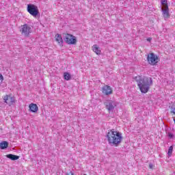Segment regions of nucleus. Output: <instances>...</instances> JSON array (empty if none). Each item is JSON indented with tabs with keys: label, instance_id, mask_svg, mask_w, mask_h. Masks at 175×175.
<instances>
[{
	"label": "nucleus",
	"instance_id": "f8f14e48",
	"mask_svg": "<svg viewBox=\"0 0 175 175\" xmlns=\"http://www.w3.org/2000/svg\"><path fill=\"white\" fill-rule=\"evenodd\" d=\"M29 108L31 113H38V110H39V107H38V105L34 103H31L29 105Z\"/></svg>",
	"mask_w": 175,
	"mask_h": 175
},
{
	"label": "nucleus",
	"instance_id": "f03ea898",
	"mask_svg": "<svg viewBox=\"0 0 175 175\" xmlns=\"http://www.w3.org/2000/svg\"><path fill=\"white\" fill-rule=\"evenodd\" d=\"M135 80L141 92L147 94V92L150 90V87L152 85V79L148 77H136Z\"/></svg>",
	"mask_w": 175,
	"mask_h": 175
},
{
	"label": "nucleus",
	"instance_id": "ddd939ff",
	"mask_svg": "<svg viewBox=\"0 0 175 175\" xmlns=\"http://www.w3.org/2000/svg\"><path fill=\"white\" fill-rule=\"evenodd\" d=\"M7 158L8 159H11V161H17V159H19L20 157L17 155H14L12 154H9L6 155Z\"/></svg>",
	"mask_w": 175,
	"mask_h": 175
},
{
	"label": "nucleus",
	"instance_id": "6e6552de",
	"mask_svg": "<svg viewBox=\"0 0 175 175\" xmlns=\"http://www.w3.org/2000/svg\"><path fill=\"white\" fill-rule=\"evenodd\" d=\"M147 59L150 65H155L158 64L159 61L158 56L152 53L148 55Z\"/></svg>",
	"mask_w": 175,
	"mask_h": 175
},
{
	"label": "nucleus",
	"instance_id": "412c9836",
	"mask_svg": "<svg viewBox=\"0 0 175 175\" xmlns=\"http://www.w3.org/2000/svg\"><path fill=\"white\" fill-rule=\"evenodd\" d=\"M66 175H75L73 172L70 171V172L67 173Z\"/></svg>",
	"mask_w": 175,
	"mask_h": 175
},
{
	"label": "nucleus",
	"instance_id": "b1692460",
	"mask_svg": "<svg viewBox=\"0 0 175 175\" xmlns=\"http://www.w3.org/2000/svg\"><path fill=\"white\" fill-rule=\"evenodd\" d=\"M83 175H87V174H84Z\"/></svg>",
	"mask_w": 175,
	"mask_h": 175
},
{
	"label": "nucleus",
	"instance_id": "20e7f679",
	"mask_svg": "<svg viewBox=\"0 0 175 175\" xmlns=\"http://www.w3.org/2000/svg\"><path fill=\"white\" fill-rule=\"evenodd\" d=\"M105 106L109 113H113L114 109L118 106V103L115 100H107L105 103Z\"/></svg>",
	"mask_w": 175,
	"mask_h": 175
},
{
	"label": "nucleus",
	"instance_id": "7ed1b4c3",
	"mask_svg": "<svg viewBox=\"0 0 175 175\" xmlns=\"http://www.w3.org/2000/svg\"><path fill=\"white\" fill-rule=\"evenodd\" d=\"M161 5L163 8H161V12L164 19L166 21L170 17L169 14V5H167V0H161Z\"/></svg>",
	"mask_w": 175,
	"mask_h": 175
},
{
	"label": "nucleus",
	"instance_id": "39448f33",
	"mask_svg": "<svg viewBox=\"0 0 175 175\" xmlns=\"http://www.w3.org/2000/svg\"><path fill=\"white\" fill-rule=\"evenodd\" d=\"M27 12L33 16V17H36L38 14H39V9H38V6L33 4H28L27 5Z\"/></svg>",
	"mask_w": 175,
	"mask_h": 175
},
{
	"label": "nucleus",
	"instance_id": "5701e85b",
	"mask_svg": "<svg viewBox=\"0 0 175 175\" xmlns=\"http://www.w3.org/2000/svg\"><path fill=\"white\" fill-rule=\"evenodd\" d=\"M151 40H152V38H147V41H148V42H151Z\"/></svg>",
	"mask_w": 175,
	"mask_h": 175
},
{
	"label": "nucleus",
	"instance_id": "423d86ee",
	"mask_svg": "<svg viewBox=\"0 0 175 175\" xmlns=\"http://www.w3.org/2000/svg\"><path fill=\"white\" fill-rule=\"evenodd\" d=\"M64 39V42L67 43V44H76V43H77L76 37L72 34H65Z\"/></svg>",
	"mask_w": 175,
	"mask_h": 175
},
{
	"label": "nucleus",
	"instance_id": "6ab92c4d",
	"mask_svg": "<svg viewBox=\"0 0 175 175\" xmlns=\"http://www.w3.org/2000/svg\"><path fill=\"white\" fill-rule=\"evenodd\" d=\"M171 113L174 114V116H175V106L171 107Z\"/></svg>",
	"mask_w": 175,
	"mask_h": 175
},
{
	"label": "nucleus",
	"instance_id": "0eeeda50",
	"mask_svg": "<svg viewBox=\"0 0 175 175\" xmlns=\"http://www.w3.org/2000/svg\"><path fill=\"white\" fill-rule=\"evenodd\" d=\"M21 32L22 35L28 38L29 34L32 33V29L31 28V26L28 25V24H25L22 26Z\"/></svg>",
	"mask_w": 175,
	"mask_h": 175
},
{
	"label": "nucleus",
	"instance_id": "f3484780",
	"mask_svg": "<svg viewBox=\"0 0 175 175\" xmlns=\"http://www.w3.org/2000/svg\"><path fill=\"white\" fill-rule=\"evenodd\" d=\"M167 154L168 157H172V154H173V146H170Z\"/></svg>",
	"mask_w": 175,
	"mask_h": 175
},
{
	"label": "nucleus",
	"instance_id": "f257e3e1",
	"mask_svg": "<svg viewBox=\"0 0 175 175\" xmlns=\"http://www.w3.org/2000/svg\"><path fill=\"white\" fill-rule=\"evenodd\" d=\"M106 137L109 146L118 147L122 142V134L114 129L108 131Z\"/></svg>",
	"mask_w": 175,
	"mask_h": 175
},
{
	"label": "nucleus",
	"instance_id": "9d476101",
	"mask_svg": "<svg viewBox=\"0 0 175 175\" xmlns=\"http://www.w3.org/2000/svg\"><path fill=\"white\" fill-rule=\"evenodd\" d=\"M103 94H105V95H111L113 93L111 90V88L107 85H105L102 88Z\"/></svg>",
	"mask_w": 175,
	"mask_h": 175
},
{
	"label": "nucleus",
	"instance_id": "9b49d317",
	"mask_svg": "<svg viewBox=\"0 0 175 175\" xmlns=\"http://www.w3.org/2000/svg\"><path fill=\"white\" fill-rule=\"evenodd\" d=\"M55 40L61 47L64 46V40L62 39V36H61V34L57 33L55 35Z\"/></svg>",
	"mask_w": 175,
	"mask_h": 175
},
{
	"label": "nucleus",
	"instance_id": "4be33fe9",
	"mask_svg": "<svg viewBox=\"0 0 175 175\" xmlns=\"http://www.w3.org/2000/svg\"><path fill=\"white\" fill-rule=\"evenodd\" d=\"M149 167H150V169H152V167H153L152 163L149 164Z\"/></svg>",
	"mask_w": 175,
	"mask_h": 175
},
{
	"label": "nucleus",
	"instance_id": "2eb2a0df",
	"mask_svg": "<svg viewBox=\"0 0 175 175\" xmlns=\"http://www.w3.org/2000/svg\"><path fill=\"white\" fill-rule=\"evenodd\" d=\"M92 50L94 53H96L97 54V55H99V54H100L101 53L100 49H99L97 44L93 45Z\"/></svg>",
	"mask_w": 175,
	"mask_h": 175
},
{
	"label": "nucleus",
	"instance_id": "1a4fd4ad",
	"mask_svg": "<svg viewBox=\"0 0 175 175\" xmlns=\"http://www.w3.org/2000/svg\"><path fill=\"white\" fill-rule=\"evenodd\" d=\"M4 103L8 105L9 106H12L13 103H16V99L14 97L10 96V95H6L3 97Z\"/></svg>",
	"mask_w": 175,
	"mask_h": 175
},
{
	"label": "nucleus",
	"instance_id": "aec40b11",
	"mask_svg": "<svg viewBox=\"0 0 175 175\" xmlns=\"http://www.w3.org/2000/svg\"><path fill=\"white\" fill-rule=\"evenodd\" d=\"M3 81V76L0 74V84Z\"/></svg>",
	"mask_w": 175,
	"mask_h": 175
},
{
	"label": "nucleus",
	"instance_id": "a211bd4d",
	"mask_svg": "<svg viewBox=\"0 0 175 175\" xmlns=\"http://www.w3.org/2000/svg\"><path fill=\"white\" fill-rule=\"evenodd\" d=\"M167 136L169 139H173L174 137V135L170 132L167 133Z\"/></svg>",
	"mask_w": 175,
	"mask_h": 175
},
{
	"label": "nucleus",
	"instance_id": "dca6fc26",
	"mask_svg": "<svg viewBox=\"0 0 175 175\" xmlns=\"http://www.w3.org/2000/svg\"><path fill=\"white\" fill-rule=\"evenodd\" d=\"M64 80H67V81L70 80L71 79L70 74H69L68 72H64Z\"/></svg>",
	"mask_w": 175,
	"mask_h": 175
},
{
	"label": "nucleus",
	"instance_id": "4468645a",
	"mask_svg": "<svg viewBox=\"0 0 175 175\" xmlns=\"http://www.w3.org/2000/svg\"><path fill=\"white\" fill-rule=\"evenodd\" d=\"M9 147V143L6 141H3L0 143V148L1 150H5Z\"/></svg>",
	"mask_w": 175,
	"mask_h": 175
}]
</instances>
